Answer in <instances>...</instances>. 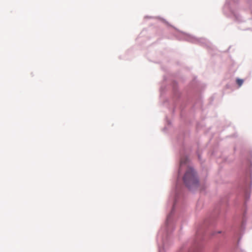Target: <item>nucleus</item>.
Returning <instances> with one entry per match:
<instances>
[{
  "label": "nucleus",
  "mask_w": 252,
  "mask_h": 252,
  "mask_svg": "<svg viewBox=\"0 0 252 252\" xmlns=\"http://www.w3.org/2000/svg\"><path fill=\"white\" fill-rule=\"evenodd\" d=\"M184 183L189 189L198 185V179L193 169L189 167L183 177Z\"/></svg>",
  "instance_id": "1"
},
{
  "label": "nucleus",
  "mask_w": 252,
  "mask_h": 252,
  "mask_svg": "<svg viewBox=\"0 0 252 252\" xmlns=\"http://www.w3.org/2000/svg\"><path fill=\"white\" fill-rule=\"evenodd\" d=\"M188 161V158L186 157H183L181 158L180 160V168L183 165V164H186ZM181 168H180V170Z\"/></svg>",
  "instance_id": "2"
},
{
  "label": "nucleus",
  "mask_w": 252,
  "mask_h": 252,
  "mask_svg": "<svg viewBox=\"0 0 252 252\" xmlns=\"http://www.w3.org/2000/svg\"><path fill=\"white\" fill-rule=\"evenodd\" d=\"M236 82L239 86H241L243 83V80L237 79Z\"/></svg>",
  "instance_id": "3"
}]
</instances>
